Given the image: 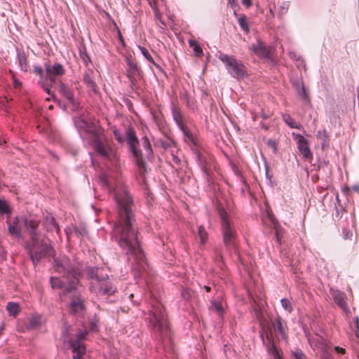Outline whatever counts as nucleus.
Segmentation results:
<instances>
[{"mask_svg":"<svg viewBox=\"0 0 359 359\" xmlns=\"http://www.w3.org/2000/svg\"><path fill=\"white\" fill-rule=\"evenodd\" d=\"M142 144L145 150V154L148 156H150L151 154L152 151H151V145H150L148 138L143 137L142 139Z\"/></svg>","mask_w":359,"mask_h":359,"instance_id":"obj_27","label":"nucleus"},{"mask_svg":"<svg viewBox=\"0 0 359 359\" xmlns=\"http://www.w3.org/2000/svg\"><path fill=\"white\" fill-rule=\"evenodd\" d=\"M38 72H39V74H41V69H39V70H38Z\"/></svg>","mask_w":359,"mask_h":359,"instance_id":"obj_57","label":"nucleus"},{"mask_svg":"<svg viewBox=\"0 0 359 359\" xmlns=\"http://www.w3.org/2000/svg\"><path fill=\"white\" fill-rule=\"evenodd\" d=\"M330 294L334 301L340 306L344 311H348V306L345 302V295L339 290L330 289Z\"/></svg>","mask_w":359,"mask_h":359,"instance_id":"obj_15","label":"nucleus"},{"mask_svg":"<svg viewBox=\"0 0 359 359\" xmlns=\"http://www.w3.org/2000/svg\"><path fill=\"white\" fill-rule=\"evenodd\" d=\"M114 137L118 142H123V138L118 130L114 131Z\"/></svg>","mask_w":359,"mask_h":359,"instance_id":"obj_41","label":"nucleus"},{"mask_svg":"<svg viewBox=\"0 0 359 359\" xmlns=\"http://www.w3.org/2000/svg\"><path fill=\"white\" fill-rule=\"evenodd\" d=\"M4 142H5V141H3L1 139H0V145H1Z\"/></svg>","mask_w":359,"mask_h":359,"instance_id":"obj_55","label":"nucleus"},{"mask_svg":"<svg viewBox=\"0 0 359 359\" xmlns=\"http://www.w3.org/2000/svg\"><path fill=\"white\" fill-rule=\"evenodd\" d=\"M6 309L11 316L16 317L20 311V306L15 302H8Z\"/></svg>","mask_w":359,"mask_h":359,"instance_id":"obj_19","label":"nucleus"},{"mask_svg":"<svg viewBox=\"0 0 359 359\" xmlns=\"http://www.w3.org/2000/svg\"><path fill=\"white\" fill-rule=\"evenodd\" d=\"M229 4H231L232 7H234L236 6L235 0H228Z\"/></svg>","mask_w":359,"mask_h":359,"instance_id":"obj_48","label":"nucleus"},{"mask_svg":"<svg viewBox=\"0 0 359 359\" xmlns=\"http://www.w3.org/2000/svg\"><path fill=\"white\" fill-rule=\"evenodd\" d=\"M126 135H127V142H128V144L130 145V150H131L133 154L134 155V156L136 158L137 165L138 166V168L140 169H142L144 171H146L144 163L142 160L140 153L135 147V144L137 143V140L134 135V132L132 130L128 129L126 131Z\"/></svg>","mask_w":359,"mask_h":359,"instance_id":"obj_12","label":"nucleus"},{"mask_svg":"<svg viewBox=\"0 0 359 359\" xmlns=\"http://www.w3.org/2000/svg\"><path fill=\"white\" fill-rule=\"evenodd\" d=\"M67 294L71 299L69 303V311L74 314H82L85 310V304L83 300L80 297L79 294L76 291V286L69 285L66 287Z\"/></svg>","mask_w":359,"mask_h":359,"instance_id":"obj_10","label":"nucleus"},{"mask_svg":"<svg viewBox=\"0 0 359 359\" xmlns=\"http://www.w3.org/2000/svg\"><path fill=\"white\" fill-rule=\"evenodd\" d=\"M357 96H358V100H359V86H358V88L357 90Z\"/></svg>","mask_w":359,"mask_h":359,"instance_id":"obj_53","label":"nucleus"},{"mask_svg":"<svg viewBox=\"0 0 359 359\" xmlns=\"http://www.w3.org/2000/svg\"><path fill=\"white\" fill-rule=\"evenodd\" d=\"M198 158L199 161H201V156L200 155H198Z\"/></svg>","mask_w":359,"mask_h":359,"instance_id":"obj_56","label":"nucleus"},{"mask_svg":"<svg viewBox=\"0 0 359 359\" xmlns=\"http://www.w3.org/2000/svg\"><path fill=\"white\" fill-rule=\"evenodd\" d=\"M205 288L207 292H209L210 290V287H208V286H205Z\"/></svg>","mask_w":359,"mask_h":359,"instance_id":"obj_52","label":"nucleus"},{"mask_svg":"<svg viewBox=\"0 0 359 359\" xmlns=\"http://www.w3.org/2000/svg\"><path fill=\"white\" fill-rule=\"evenodd\" d=\"M63 67L60 64L46 65V78L41 76V83L43 88L50 94V88L55 83L56 76L64 74Z\"/></svg>","mask_w":359,"mask_h":359,"instance_id":"obj_9","label":"nucleus"},{"mask_svg":"<svg viewBox=\"0 0 359 359\" xmlns=\"http://www.w3.org/2000/svg\"><path fill=\"white\" fill-rule=\"evenodd\" d=\"M355 323H356L357 327L359 328V318L358 317H356L355 318Z\"/></svg>","mask_w":359,"mask_h":359,"instance_id":"obj_49","label":"nucleus"},{"mask_svg":"<svg viewBox=\"0 0 359 359\" xmlns=\"http://www.w3.org/2000/svg\"><path fill=\"white\" fill-rule=\"evenodd\" d=\"M138 48L140 50L142 54L144 56V57L149 62H154L153 58L151 55L149 54L148 50L144 47L140 46H138Z\"/></svg>","mask_w":359,"mask_h":359,"instance_id":"obj_30","label":"nucleus"},{"mask_svg":"<svg viewBox=\"0 0 359 359\" xmlns=\"http://www.w3.org/2000/svg\"><path fill=\"white\" fill-rule=\"evenodd\" d=\"M238 23H239V25L241 26V29L243 31H245L246 32H248L249 31V27L246 22L245 16H242L238 19Z\"/></svg>","mask_w":359,"mask_h":359,"instance_id":"obj_29","label":"nucleus"},{"mask_svg":"<svg viewBox=\"0 0 359 359\" xmlns=\"http://www.w3.org/2000/svg\"><path fill=\"white\" fill-rule=\"evenodd\" d=\"M267 144L273 149V151H276V142L275 140H269L267 142Z\"/></svg>","mask_w":359,"mask_h":359,"instance_id":"obj_40","label":"nucleus"},{"mask_svg":"<svg viewBox=\"0 0 359 359\" xmlns=\"http://www.w3.org/2000/svg\"><path fill=\"white\" fill-rule=\"evenodd\" d=\"M219 214L222 221L224 242L226 245H229L233 243L236 236V231L231 225L226 211L223 208L219 209Z\"/></svg>","mask_w":359,"mask_h":359,"instance_id":"obj_11","label":"nucleus"},{"mask_svg":"<svg viewBox=\"0 0 359 359\" xmlns=\"http://www.w3.org/2000/svg\"><path fill=\"white\" fill-rule=\"evenodd\" d=\"M149 320L150 324L162 334H168V323L161 306L154 307L149 313Z\"/></svg>","mask_w":359,"mask_h":359,"instance_id":"obj_8","label":"nucleus"},{"mask_svg":"<svg viewBox=\"0 0 359 359\" xmlns=\"http://www.w3.org/2000/svg\"><path fill=\"white\" fill-rule=\"evenodd\" d=\"M91 330H93V331L96 330V326L95 325H92Z\"/></svg>","mask_w":359,"mask_h":359,"instance_id":"obj_51","label":"nucleus"},{"mask_svg":"<svg viewBox=\"0 0 359 359\" xmlns=\"http://www.w3.org/2000/svg\"><path fill=\"white\" fill-rule=\"evenodd\" d=\"M100 180L102 183V185L107 187L109 189V191H111L109 187V180L108 176L105 173H102L100 176Z\"/></svg>","mask_w":359,"mask_h":359,"instance_id":"obj_31","label":"nucleus"},{"mask_svg":"<svg viewBox=\"0 0 359 359\" xmlns=\"http://www.w3.org/2000/svg\"><path fill=\"white\" fill-rule=\"evenodd\" d=\"M21 222L18 218H16L12 223H8L9 233L16 238H20L21 235Z\"/></svg>","mask_w":359,"mask_h":359,"instance_id":"obj_17","label":"nucleus"},{"mask_svg":"<svg viewBox=\"0 0 359 359\" xmlns=\"http://www.w3.org/2000/svg\"><path fill=\"white\" fill-rule=\"evenodd\" d=\"M60 92L69 100V102L75 105L76 102L72 94V92L69 88L61 83L59 86Z\"/></svg>","mask_w":359,"mask_h":359,"instance_id":"obj_18","label":"nucleus"},{"mask_svg":"<svg viewBox=\"0 0 359 359\" xmlns=\"http://www.w3.org/2000/svg\"><path fill=\"white\" fill-rule=\"evenodd\" d=\"M351 189L359 194V184H354L353 186L351 187Z\"/></svg>","mask_w":359,"mask_h":359,"instance_id":"obj_43","label":"nucleus"},{"mask_svg":"<svg viewBox=\"0 0 359 359\" xmlns=\"http://www.w3.org/2000/svg\"><path fill=\"white\" fill-rule=\"evenodd\" d=\"M334 350L341 354H344L345 353V349L339 346H335Z\"/></svg>","mask_w":359,"mask_h":359,"instance_id":"obj_44","label":"nucleus"},{"mask_svg":"<svg viewBox=\"0 0 359 359\" xmlns=\"http://www.w3.org/2000/svg\"><path fill=\"white\" fill-rule=\"evenodd\" d=\"M37 226V223L34 221H30L29 226L31 229V236L32 238V244L28 246L29 249V254L33 262L39 261L43 257L51 256L53 255V250L50 246L46 243H44L38 236L34 230Z\"/></svg>","mask_w":359,"mask_h":359,"instance_id":"obj_2","label":"nucleus"},{"mask_svg":"<svg viewBox=\"0 0 359 359\" xmlns=\"http://www.w3.org/2000/svg\"><path fill=\"white\" fill-rule=\"evenodd\" d=\"M86 233V230L83 229H82L81 231H79L77 229L75 230V233L77 235V234H81V235H83Z\"/></svg>","mask_w":359,"mask_h":359,"instance_id":"obj_47","label":"nucleus"},{"mask_svg":"<svg viewBox=\"0 0 359 359\" xmlns=\"http://www.w3.org/2000/svg\"><path fill=\"white\" fill-rule=\"evenodd\" d=\"M218 58L225 65L229 74L237 79H243L246 76L245 66L238 61L233 56L220 53Z\"/></svg>","mask_w":359,"mask_h":359,"instance_id":"obj_7","label":"nucleus"},{"mask_svg":"<svg viewBox=\"0 0 359 359\" xmlns=\"http://www.w3.org/2000/svg\"><path fill=\"white\" fill-rule=\"evenodd\" d=\"M282 306L288 312L292 311V305L290 302L287 299H283L281 300Z\"/></svg>","mask_w":359,"mask_h":359,"instance_id":"obj_36","label":"nucleus"},{"mask_svg":"<svg viewBox=\"0 0 359 359\" xmlns=\"http://www.w3.org/2000/svg\"><path fill=\"white\" fill-rule=\"evenodd\" d=\"M72 332L73 329L70 325L65 327L62 334L63 340L65 343H68L69 347L72 349L73 358L74 359H79L86 351L83 341L86 339L87 332L86 330L79 332L76 333L74 339L72 337Z\"/></svg>","mask_w":359,"mask_h":359,"instance_id":"obj_4","label":"nucleus"},{"mask_svg":"<svg viewBox=\"0 0 359 359\" xmlns=\"http://www.w3.org/2000/svg\"><path fill=\"white\" fill-rule=\"evenodd\" d=\"M225 306L226 304L222 301L214 300L211 302V309L218 312L219 313H223Z\"/></svg>","mask_w":359,"mask_h":359,"instance_id":"obj_22","label":"nucleus"},{"mask_svg":"<svg viewBox=\"0 0 359 359\" xmlns=\"http://www.w3.org/2000/svg\"><path fill=\"white\" fill-rule=\"evenodd\" d=\"M87 273L92 278L90 290L95 293L111 294L114 292L115 289L104 278H101V271L98 269L88 268Z\"/></svg>","mask_w":359,"mask_h":359,"instance_id":"obj_6","label":"nucleus"},{"mask_svg":"<svg viewBox=\"0 0 359 359\" xmlns=\"http://www.w3.org/2000/svg\"><path fill=\"white\" fill-rule=\"evenodd\" d=\"M252 50L261 57H269V51L264 46L263 43L257 41V43L252 46Z\"/></svg>","mask_w":359,"mask_h":359,"instance_id":"obj_16","label":"nucleus"},{"mask_svg":"<svg viewBox=\"0 0 359 359\" xmlns=\"http://www.w3.org/2000/svg\"><path fill=\"white\" fill-rule=\"evenodd\" d=\"M266 338L269 344L268 351L273 357V359H280L278 351L274 345L271 330L268 328L266 332Z\"/></svg>","mask_w":359,"mask_h":359,"instance_id":"obj_14","label":"nucleus"},{"mask_svg":"<svg viewBox=\"0 0 359 359\" xmlns=\"http://www.w3.org/2000/svg\"><path fill=\"white\" fill-rule=\"evenodd\" d=\"M46 222L49 224L50 226L47 227L48 231L57 230L55 220L53 217H48Z\"/></svg>","mask_w":359,"mask_h":359,"instance_id":"obj_33","label":"nucleus"},{"mask_svg":"<svg viewBox=\"0 0 359 359\" xmlns=\"http://www.w3.org/2000/svg\"><path fill=\"white\" fill-rule=\"evenodd\" d=\"M198 236L201 238V243H204L205 242V240H206L207 237H208V234H207L206 231H205V229H204V228L203 226H200L198 227Z\"/></svg>","mask_w":359,"mask_h":359,"instance_id":"obj_28","label":"nucleus"},{"mask_svg":"<svg viewBox=\"0 0 359 359\" xmlns=\"http://www.w3.org/2000/svg\"><path fill=\"white\" fill-rule=\"evenodd\" d=\"M203 171H204L205 172H206V173H207V169H206V168H205L204 165H203Z\"/></svg>","mask_w":359,"mask_h":359,"instance_id":"obj_54","label":"nucleus"},{"mask_svg":"<svg viewBox=\"0 0 359 359\" xmlns=\"http://www.w3.org/2000/svg\"><path fill=\"white\" fill-rule=\"evenodd\" d=\"M266 217L269 219V222H271V224L273 225V227L276 229V237L277 239L279 240V232L276 226V220L275 219L272 213L268 209L266 211Z\"/></svg>","mask_w":359,"mask_h":359,"instance_id":"obj_24","label":"nucleus"},{"mask_svg":"<svg viewBox=\"0 0 359 359\" xmlns=\"http://www.w3.org/2000/svg\"><path fill=\"white\" fill-rule=\"evenodd\" d=\"M192 295V292L189 288L183 289L182 291V297L188 300Z\"/></svg>","mask_w":359,"mask_h":359,"instance_id":"obj_38","label":"nucleus"},{"mask_svg":"<svg viewBox=\"0 0 359 359\" xmlns=\"http://www.w3.org/2000/svg\"><path fill=\"white\" fill-rule=\"evenodd\" d=\"M42 321V318L41 316H34L30 320V327H37Z\"/></svg>","mask_w":359,"mask_h":359,"instance_id":"obj_34","label":"nucleus"},{"mask_svg":"<svg viewBox=\"0 0 359 359\" xmlns=\"http://www.w3.org/2000/svg\"><path fill=\"white\" fill-rule=\"evenodd\" d=\"M81 56L83 60L84 61V62L87 63V62L89 60V57H88V55H86L84 53H81Z\"/></svg>","mask_w":359,"mask_h":359,"instance_id":"obj_45","label":"nucleus"},{"mask_svg":"<svg viewBox=\"0 0 359 359\" xmlns=\"http://www.w3.org/2000/svg\"><path fill=\"white\" fill-rule=\"evenodd\" d=\"M76 124L79 128H86L87 131L91 134L95 149L98 154L108 158H110L114 155L111 148L108 143L99 135L97 129L89 126L88 123L83 121H81V123L76 122Z\"/></svg>","mask_w":359,"mask_h":359,"instance_id":"obj_5","label":"nucleus"},{"mask_svg":"<svg viewBox=\"0 0 359 359\" xmlns=\"http://www.w3.org/2000/svg\"><path fill=\"white\" fill-rule=\"evenodd\" d=\"M55 270L58 271H67L69 273L72 274V276L73 278L72 280H69V278H65V281L64 280H60L57 278H53L52 277L50 278V283L52 285V287L53 289H60L64 288L65 291L63 293V295H66V287H68L69 285L72 284V285H76L77 283V275L79 273L77 271H75L72 269V265L69 263V260L65 257H63L60 260L55 259Z\"/></svg>","mask_w":359,"mask_h":359,"instance_id":"obj_3","label":"nucleus"},{"mask_svg":"<svg viewBox=\"0 0 359 359\" xmlns=\"http://www.w3.org/2000/svg\"><path fill=\"white\" fill-rule=\"evenodd\" d=\"M189 46L193 48L194 51L196 55H200L203 53L201 47L194 39L189 41Z\"/></svg>","mask_w":359,"mask_h":359,"instance_id":"obj_25","label":"nucleus"},{"mask_svg":"<svg viewBox=\"0 0 359 359\" xmlns=\"http://www.w3.org/2000/svg\"><path fill=\"white\" fill-rule=\"evenodd\" d=\"M297 93L299 97L302 99L306 100L307 98V95L306 93V90L304 86L302 84H299L297 87Z\"/></svg>","mask_w":359,"mask_h":359,"instance_id":"obj_35","label":"nucleus"},{"mask_svg":"<svg viewBox=\"0 0 359 359\" xmlns=\"http://www.w3.org/2000/svg\"><path fill=\"white\" fill-rule=\"evenodd\" d=\"M114 197L117 204V220L113 229V237L120 247L128 255L134 256L136 259L143 262L144 255L137 238V231L134 226V205L128 191L124 186L117 185L114 191Z\"/></svg>","mask_w":359,"mask_h":359,"instance_id":"obj_1","label":"nucleus"},{"mask_svg":"<svg viewBox=\"0 0 359 359\" xmlns=\"http://www.w3.org/2000/svg\"><path fill=\"white\" fill-rule=\"evenodd\" d=\"M9 212V208L6 202L5 201L0 200V213L8 214Z\"/></svg>","mask_w":359,"mask_h":359,"instance_id":"obj_32","label":"nucleus"},{"mask_svg":"<svg viewBox=\"0 0 359 359\" xmlns=\"http://www.w3.org/2000/svg\"><path fill=\"white\" fill-rule=\"evenodd\" d=\"M277 327V329L279 331V332L281 334L282 337H285V333H284V330H283V325L281 324V322L280 320V319H277L275 322V324H273V327Z\"/></svg>","mask_w":359,"mask_h":359,"instance_id":"obj_37","label":"nucleus"},{"mask_svg":"<svg viewBox=\"0 0 359 359\" xmlns=\"http://www.w3.org/2000/svg\"><path fill=\"white\" fill-rule=\"evenodd\" d=\"M242 3L249 7L251 5V0H242Z\"/></svg>","mask_w":359,"mask_h":359,"instance_id":"obj_46","label":"nucleus"},{"mask_svg":"<svg viewBox=\"0 0 359 359\" xmlns=\"http://www.w3.org/2000/svg\"><path fill=\"white\" fill-rule=\"evenodd\" d=\"M292 135L294 137V140L297 144L298 149L303 157L308 161H311L313 156L309 149V142L302 135H295L293 133Z\"/></svg>","mask_w":359,"mask_h":359,"instance_id":"obj_13","label":"nucleus"},{"mask_svg":"<svg viewBox=\"0 0 359 359\" xmlns=\"http://www.w3.org/2000/svg\"><path fill=\"white\" fill-rule=\"evenodd\" d=\"M283 121L285 123L288 125L290 128H299L300 125L297 123L290 115L284 114L283 116Z\"/></svg>","mask_w":359,"mask_h":359,"instance_id":"obj_23","label":"nucleus"},{"mask_svg":"<svg viewBox=\"0 0 359 359\" xmlns=\"http://www.w3.org/2000/svg\"><path fill=\"white\" fill-rule=\"evenodd\" d=\"M14 83H15V86H18L20 85V83L18 82L15 79L14 80Z\"/></svg>","mask_w":359,"mask_h":359,"instance_id":"obj_50","label":"nucleus"},{"mask_svg":"<svg viewBox=\"0 0 359 359\" xmlns=\"http://www.w3.org/2000/svg\"><path fill=\"white\" fill-rule=\"evenodd\" d=\"M317 137L321 141L323 149H325L329 147V139L325 130H319L317 134Z\"/></svg>","mask_w":359,"mask_h":359,"instance_id":"obj_21","label":"nucleus"},{"mask_svg":"<svg viewBox=\"0 0 359 359\" xmlns=\"http://www.w3.org/2000/svg\"><path fill=\"white\" fill-rule=\"evenodd\" d=\"M174 119H175L176 123L177 124V126H179V128L183 131L184 134L187 136H189L188 132L186 130V128L182 123V121L180 118V114H176V113L174 114Z\"/></svg>","mask_w":359,"mask_h":359,"instance_id":"obj_26","label":"nucleus"},{"mask_svg":"<svg viewBox=\"0 0 359 359\" xmlns=\"http://www.w3.org/2000/svg\"><path fill=\"white\" fill-rule=\"evenodd\" d=\"M289 4L287 3H283V5L280 6L279 13L280 15H283L287 12Z\"/></svg>","mask_w":359,"mask_h":359,"instance_id":"obj_39","label":"nucleus"},{"mask_svg":"<svg viewBox=\"0 0 359 359\" xmlns=\"http://www.w3.org/2000/svg\"><path fill=\"white\" fill-rule=\"evenodd\" d=\"M294 355L296 359H305L304 355L300 351L295 352Z\"/></svg>","mask_w":359,"mask_h":359,"instance_id":"obj_42","label":"nucleus"},{"mask_svg":"<svg viewBox=\"0 0 359 359\" xmlns=\"http://www.w3.org/2000/svg\"><path fill=\"white\" fill-rule=\"evenodd\" d=\"M83 81L93 91L96 92L95 83L93 80V72L88 71L83 75Z\"/></svg>","mask_w":359,"mask_h":359,"instance_id":"obj_20","label":"nucleus"}]
</instances>
